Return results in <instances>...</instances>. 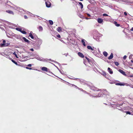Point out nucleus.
Masks as SVG:
<instances>
[{
	"mask_svg": "<svg viewBox=\"0 0 133 133\" xmlns=\"http://www.w3.org/2000/svg\"><path fill=\"white\" fill-rule=\"evenodd\" d=\"M80 81L82 84H83L85 86L88 87L90 89L94 91H101V89H98L97 88H96L95 87L91 85H90V84H88L84 83V81L83 80H81Z\"/></svg>",
	"mask_w": 133,
	"mask_h": 133,
	"instance_id": "1",
	"label": "nucleus"
},
{
	"mask_svg": "<svg viewBox=\"0 0 133 133\" xmlns=\"http://www.w3.org/2000/svg\"><path fill=\"white\" fill-rule=\"evenodd\" d=\"M107 95H109V93L106 90H102L101 92L99 93L98 95L92 96L94 97H102L104 96L103 95L106 96Z\"/></svg>",
	"mask_w": 133,
	"mask_h": 133,
	"instance_id": "2",
	"label": "nucleus"
},
{
	"mask_svg": "<svg viewBox=\"0 0 133 133\" xmlns=\"http://www.w3.org/2000/svg\"><path fill=\"white\" fill-rule=\"evenodd\" d=\"M45 4L46 7L49 8L51 6V4L50 2L47 1L45 2Z\"/></svg>",
	"mask_w": 133,
	"mask_h": 133,
	"instance_id": "3",
	"label": "nucleus"
},
{
	"mask_svg": "<svg viewBox=\"0 0 133 133\" xmlns=\"http://www.w3.org/2000/svg\"><path fill=\"white\" fill-rule=\"evenodd\" d=\"M118 71L121 74H122L123 75L125 76H126V74L125 72L124 71H123V70L119 69L118 70Z\"/></svg>",
	"mask_w": 133,
	"mask_h": 133,
	"instance_id": "4",
	"label": "nucleus"
},
{
	"mask_svg": "<svg viewBox=\"0 0 133 133\" xmlns=\"http://www.w3.org/2000/svg\"><path fill=\"white\" fill-rule=\"evenodd\" d=\"M97 21L99 23H102L103 22V19L101 18H98L97 19Z\"/></svg>",
	"mask_w": 133,
	"mask_h": 133,
	"instance_id": "5",
	"label": "nucleus"
},
{
	"mask_svg": "<svg viewBox=\"0 0 133 133\" xmlns=\"http://www.w3.org/2000/svg\"><path fill=\"white\" fill-rule=\"evenodd\" d=\"M78 55L82 58H84V55L81 52H78Z\"/></svg>",
	"mask_w": 133,
	"mask_h": 133,
	"instance_id": "6",
	"label": "nucleus"
},
{
	"mask_svg": "<svg viewBox=\"0 0 133 133\" xmlns=\"http://www.w3.org/2000/svg\"><path fill=\"white\" fill-rule=\"evenodd\" d=\"M22 39L25 42L29 43H30V41H29L28 39H26V38L24 37H23L22 38Z\"/></svg>",
	"mask_w": 133,
	"mask_h": 133,
	"instance_id": "7",
	"label": "nucleus"
},
{
	"mask_svg": "<svg viewBox=\"0 0 133 133\" xmlns=\"http://www.w3.org/2000/svg\"><path fill=\"white\" fill-rule=\"evenodd\" d=\"M108 71L109 72L110 74H112L113 73V71L110 68H108Z\"/></svg>",
	"mask_w": 133,
	"mask_h": 133,
	"instance_id": "8",
	"label": "nucleus"
},
{
	"mask_svg": "<svg viewBox=\"0 0 133 133\" xmlns=\"http://www.w3.org/2000/svg\"><path fill=\"white\" fill-rule=\"evenodd\" d=\"M115 85H119L120 86H123L125 85V84L124 83H116Z\"/></svg>",
	"mask_w": 133,
	"mask_h": 133,
	"instance_id": "9",
	"label": "nucleus"
},
{
	"mask_svg": "<svg viewBox=\"0 0 133 133\" xmlns=\"http://www.w3.org/2000/svg\"><path fill=\"white\" fill-rule=\"evenodd\" d=\"M43 71H48V68L45 67H42L41 69Z\"/></svg>",
	"mask_w": 133,
	"mask_h": 133,
	"instance_id": "10",
	"label": "nucleus"
},
{
	"mask_svg": "<svg viewBox=\"0 0 133 133\" xmlns=\"http://www.w3.org/2000/svg\"><path fill=\"white\" fill-rule=\"evenodd\" d=\"M94 47H93V48H92L91 47V46H87V48L89 50H91L92 51H93L94 50Z\"/></svg>",
	"mask_w": 133,
	"mask_h": 133,
	"instance_id": "11",
	"label": "nucleus"
},
{
	"mask_svg": "<svg viewBox=\"0 0 133 133\" xmlns=\"http://www.w3.org/2000/svg\"><path fill=\"white\" fill-rule=\"evenodd\" d=\"M85 41H86L84 39H82L81 40V42H82V43L83 45L84 46H86V44H85Z\"/></svg>",
	"mask_w": 133,
	"mask_h": 133,
	"instance_id": "12",
	"label": "nucleus"
},
{
	"mask_svg": "<svg viewBox=\"0 0 133 133\" xmlns=\"http://www.w3.org/2000/svg\"><path fill=\"white\" fill-rule=\"evenodd\" d=\"M6 41L5 40H4L3 41V43L1 44H0V46L1 47H3V46L5 43Z\"/></svg>",
	"mask_w": 133,
	"mask_h": 133,
	"instance_id": "13",
	"label": "nucleus"
},
{
	"mask_svg": "<svg viewBox=\"0 0 133 133\" xmlns=\"http://www.w3.org/2000/svg\"><path fill=\"white\" fill-rule=\"evenodd\" d=\"M113 57V54L112 53H111V54L110 56L108 57V59H112Z\"/></svg>",
	"mask_w": 133,
	"mask_h": 133,
	"instance_id": "14",
	"label": "nucleus"
},
{
	"mask_svg": "<svg viewBox=\"0 0 133 133\" xmlns=\"http://www.w3.org/2000/svg\"><path fill=\"white\" fill-rule=\"evenodd\" d=\"M57 30L59 32L62 31V28L60 27H58L57 29Z\"/></svg>",
	"mask_w": 133,
	"mask_h": 133,
	"instance_id": "15",
	"label": "nucleus"
},
{
	"mask_svg": "<svg viewBox=\"0 0 133 133\" xmlns=\"http://www.w3.org/2000/svg\"><path fill=\"white\" fill-rule=\"evenodd\" d=\"M29 36L32 39H34V37L33 36L31 32H30L29 33Z\"/></svg>",
	"mask_w": 133,
	"mask_h": 133,
	"instance_id": "16",
	"label": "nucleus"
},
{
	"mask_svg": "<svg viewBox=\"0 0 133 133\" xmlns=\"http://www.w3.org/2000/svg\"><path fill=\"white\" fill-rule=\"evenodd\" d=\"M6 12L9 14H14L13 12L12 11L10 10H7L6 11Z\"/></svg>",
	"mask_w": 133,
	"mask_h": 133,
	"instance_id": "17",
	"label": "nucleus"
},
{
	"mask_svg": "<svg viewBox=\"0 0 133 133\" xmlns=\"http://www.w3.org/2000/svg\"><path fill=\"white\" fill-rule=\"evenodd\" d=\"M42 40L40 39H39L38 40V44L39 45H41L42 44Z\"/></svg>",
	"mask_w": 133,
	"mask_h": 133,
	"instance_id": "18",
	"label": "nucleus"
},
{
	"mask_svg": "<svg viewBox=\"0 0 133 133\" xmlns=\"http://www.w3.org/2000/svg\"><path fill=\"white\" fill-rule=\"evenodd\" d=\"M103 54L104 56L105 57L107 56L108 55V53L106 51H104L103 52Z\"/></svg>",
	"mask_w": 133,
	"mask_h": 133,
	"instance_id": "19",
	"label": "nucleus"
},
{
	"mask_svg": "<svg viewBox=\"0 0 133 133\" xmlns=\"http://www.w3.org/2000/svg\"><path fill=\"white\" fill-rule=\"evenodd\" d=\"M43 28L41 26H39L38 27V29L39 31H41L43 30Z\"/></svg>",
	"mask_w": 133,
	"mask_h": 133,
	"instance_id": "20",
	"label": "nucleus"
},
{
	"mask_svg": "<svg viewBox=\"0 0 133 133\" xmlns=\"http://www.w3.org/2000/svg\"><path fill=\"white\" fill-rule=\"evenodd\" d=\"M100 74L102 75H103L104 76H105L106 75V74L105 72V71H103L102 73H100Z\"/></svg>",
	"mask_w": 133,
	"mask_h": 133,
	"instance_id": "21",
	"label": "nucleus"
},
{
	"mask_svg": "<svg viewBox=\"0 0 133 133\" xmlns=\"http://www.w3.org/2000/svg\"><path fill=\"white\" fill-rule=\"evenodd\" d=\"M10 44V43L9 42H7L6 43H5L4 46H3V47L5 46H6L8 45H9Z\"/></svg>",
	"mask_w": 133,
	"mask_h": 133,
	"instance_id": "22",
	"label": "nucleus"
},
{
	"mask_svg": "<svg viewBox=\"0 0 133 133\" xmlns=\"http://www.w3.org/2000/svg\"><path fill=\"white\" fill-rule=\"evenodd\" d=\"M114 24H115V25L117 27H118L120 26V24H117V22L116 21H115L114 22Z\"/></svg>",
	"mask_w": 133,
	"mask_h": 133,
	"instance_id": "23",
	"label": "nucleus"
},
{
	"mask_svg": "<svg viewBox=\"0 0 133 133\" xmlns=\"http://www.w3.org/2000/svg\"><path fill=\"white\" fill-rule=\"evenodd\" d=\"M78 16L79 17L82 18H84V16L82 15L81 14H79L78 15Z\"/></svg>",
	"mask_w": 133,
	"mask_h": 133,
	"instance_id": "24",
	"label": "nucleus"
},
{
	"mask_svg": "<svg viewBox=\"0 0 133 133\" xmlns=\"http://www.w3.org/2000/svg\"><path fill=\"white\" fill-rule=\"evenodd\" d=\"M122 103H120L119 104H116V105H115L117 107H119L121 106H122Z\"/></svg>",
	"mask_w": 133,
	"mask_h": 133,
	"instance_id": "25",
	"label": "nucleus"
},
{
	"mask_svg": "<svg viewBox=\"0 0 133 133\" xmlns=\"http://www.w3.org/2000/svg\"><path fill=\"white\" fill-rule=\"evenodd\" d=\"M49 60L50 61L52 62H55V63H58L59 65L60 64L59 63H58L56 61H55L54 60H52V59H49Z\"/></svg>",
	"mask_w": 133,
	"mask_h": 133,
	"instance_id": "26",
	"label": "nucleus"
},
{
	"mask_svg": "<svg viewBox=\"0 0 133 133\" xmlns=\"http://www.w3.org/2000/svg\"><path fill=\"white\" fill-rule=\"evenodd\" d=\"M79 4L81 5V9H82L83 8V5L82 4V3L81 2H79L78 3Z\"/></svg>",
	"mask_w": 133,
	"mask_h": 133,
	"instance_id": "27",
	"label": "nucleus"
},
{
	"mask_svg": "<svg viewBox=\"0 0 133 133\" xmlns=\"http://www.w3.org/2000/svg\"><path fill=\"white\" fill-rule=\"evenodd\" d=\"M17 10L18 11L21 12H22V10H23L21 8V9H20L19 7L17 8Z\"/></svg>",
	"mask_w": 133,
	"mask_h": 133,
	"instance_id": "28",
	"label": "nucleus"
},
{
	"mask_svg": "<svg viewBox=\"0 0 133 133\" xmlns=\"http://www.w3.org/2000/svg\"><path fill=\"white\" fill-rule=\"evenodd\" d=\"M50 24L51 25H52L53 24V22L51 20H49V21Z\"/></svg>",
	"mask_w": 133,
	"mask_h": 133,
	"instance_id": "29",
	"label": "nucleus"
},
{
	"mask_svg": "<svg viewBox=\"0 0 133 133\" xmlns=\"http://www.w3.org/2000/svg\"><path fill=\"white\" fill-rule=\"evenodd\" d=\"M20 32H21L22 33L24 34H26V33L25 31L24 30H22V29H21V30L20 31Z\"/></svg>",
	"mask_w": 133,
	"mask_h": 133,
	"instance_id": "30",
	"label": "nucleus"
},
{
	"mask_svg": "<svg viewBox=\"0 0 133 133\" xmlns=\"http://www.w3.org/2000/svg\"><path fill=\"white\" fill-rule=\"evenodd\" d=\"M11 61L13 63H14L16 65H18V64L15 61L13 60L12 59Z\"/></svg>",
	"mask_w": 133,
	"mask_h": 133,
	"instance_id": "31",
	"label": "nucleus"
},
{
	"mask_svg": "<svg viewBox=\"0 0 133 133\" xmlns=\"http://www.w3.org/2000/svg\"><path fill=\"white\" fill-rule=\"evenodd\" d=\"M125 113H126L127 114H128L129 115H133V114H131V112L129 111H125Z\"/></svg>",
	"mask_w": 133,
	"mask_h": 133,
	"instance_id": "32",
	"label": "nucleus"
},
{
	"mask_svg": "<svg viewBox=\"0 0 133 133\" xmlns=\"http://www.w3.org/2000/svg\"><path fill=\"white\" fill-rule=\"evenodd\" d=\"M35 58L37 60L40 61H42V59L40 57H36Z\"/></svg>",
	"mask_w": 133,
	"mask_h": 133,
	"instance_id": "33",
	"label": "nucleus"
},
{
	"mask_svg": "<svg viewBox=\"0 0 133 133\" xmlns=\"http://www.w3.org/2000/svg\"><path fill=\"white\" fill-rule=\"evenodd\" d=\"M114 63H115V65L116 66H117L119 65V64L118 62H114Z\"/></svg>",
	"mask_w": 133,
	"mask_h": 133,
	"instance_id": "34",
	"label": "nucleus"
},
{
	"mask_svg": "<svg viewBox=\"0 0 133 133\" xmlns=\"http://www.w3.org/2000/svg\"><path fill=\"white\" fill-rule=\"evenodd\" d=\"M115 82L114 81H110L109 82V83L111 84H112L115 83Z\"/></svg>",
	"mask_w": 133,
	"mask_h": 133,
	"instance_id": "35",
	"label": "nucleus"
},
{
	"mask_svg": "<svg viewBox=\"0 0 133 133\" xmlns=\"http://www.w3.org/2000/svg\"><path fill=\"white\" fill-rule=\"evenodd\" d=\"M107 79H109V77L108 76V75H106L105 76H104Z\"/></svg>",
	"mask_w": 133,
	"mask_h": 133,
	"instance_id": "36",
	"label": "nucleus"
},
{
	"mask_svg": "<svg viewBox=\"0 0 133 133\" xmlns=\"http://www.w3.org/2000/svg\"><path fill=\"white\" fill-rule=\"evenodd\" d=\"M21 28H16V30L18 31H19L20 32L21 31Z\"/></svg>",
	"mask_w": 133,
	"mask_h": 133,
	"instance_id": "37",
	"label": "nucleus"
},
{
	"mask_svg": "<svg viewBox=\"0 0 133 133\" xmlns=\"http://www.w3.org/2000/svg\"><path fill=\"white\" fill-rule=\"evenodd\" d=\"M13 54L14 55H15V56L17 58H18V57H17V54H16V52H14L13 53Z\"/></svg>",
	"mask_w": 133,
	"mask_h": 133,
	"instance_id": "38",
	"label": "nucleus"
},
{
	"mask_svg": "<svg viewBox=\"0 0 133 133\" xmlns=\"http://www.w3.org/2000/svg\"><path fill=\"white\" fill-rule=\"evenodd\" d=\"M120 1L122 2H124L125 3H127V0H120Z\"/></svg>",
	"mask_w": 133,
	"mask_h": 133,
	"instance_id": "39",
	"label": "nucleus"
},
{
	"mask_svg": "<svg viewBox=\"0 0 133 133\" xmlns=\"http://www.w3.org/2000/svg\"><path fill=\"white\" fill-rule=\"evenodd\" d=\"M103 15L104 16H108V15L106 14H103Z\"/></svg>",
	"mask_w": 133,
	"mask_h": 133,
	"instance_id": "40",
	"label": "nucleus"
},
{
	"mask_svg": "<svg viewBox=\"0 0 133 133\" xmlns=\"http://www.w3.org/2000/svg\"><path fill=\"white\" fill-rule=\"evenodd\" d=\"M59 71L61 74H64L63 72V71H62L60 70H59Z\"/></svg>",
	"mask_w": 133,
	"mask_h": 133,
	"instance_id": "41",
	"label": "nucleus"
},
{
	"mask_svg": "<svg viewBox=\"0 0 133 133\" xmlns=\"http://www.w3.org/2000/svg\"><path fill=\"white\" fill-rule=\"evenodd\" d=\"M26 69H29V70H31L32 69V68H29V67H26Z\"/></svg>",
	"mask_w": 133,
	"mask_h": 133,
	"instance_id": "42",
	"label": "nucleus"
},
{
	"mask_svg": "<svg viewBox=\"0 0 133 133\" xmlns=\"http://www.w3.org/2000/svg\"><path fill=\"white\" fill-rule=\"evenodd\" d=\"M127 58V56H126V55H125L124 56V57H123V59H125L126 58Z\"/></svg>",
	"mask_w": 133,
	"mask_h": 133,
	"instance_id": "43",
	"label": "nucleus"
},
{
	"mask_svg": "<svg viewBox=\"0 0 133 133\" xmlns=\"http://www.w3.org/2000/svg\"><path fill=\"white\" fill-rule=\"evenodd\" d=\"M132 55H130L129 56V58L130 59H131L132 58Z\"/></svg>",
	"mask_w": 133,
	"mask_h": 133,
	"instance_id": "44",
	"label": "nucleus"
},
{
	"mask_svg": "<svg viewBox=\"0 0 133 133\" xmlns=\"http://www.w3.org/2000/svg\"><path fill=\"white\" fill-rule=\"evenodd\" d=\"M78 89H79V90H81V91H84V90H83V89H82L80 88H78Z\"/></svg>",
	"mask_w": 133,
	"mask_h": 133,
	"instance_id": "45",
	"label": "nucleus"
},
{
	"mask_svg": "<svg viewBox=\"0 0 133 133\" xmlns=\"http://www.w3.org/2000/svg\"><path fill=\"white\" fill-rule=\"evenodd\" d=\"M27 66L29 67H30L31 66V64H29L27 65Z\"/></svg>",
	"mask_w": 133,
	"mask_h": 133,
	"instance_id": "46",
	"label": "nucleus"
},
{
	"mask_svg": "<svg viewBox=\"0 0 133 133\" xmlns=\"http://www.w3.org/2000/svg\"><path fill=\"white\" fill-rule=\"evenodd\" d=\"M83 92L85 93H86V94H89V93H88L87 92H86V91H85L84 90Z\"/></svg>",
	"mask_w": 133,
	"mask_h": 133,
	"instance_id": "47",
	"label": "nucleus"
},
{
	"mask_svg": "<svg viewBox=\"0 0 133 133\" xmlns=\"http://www.w3.org/2000/svg\"><path fill=\"white\" fill-rule=\"evenodd\" d=\"M57 37L60 38L61 37L60 35H57Z\"/></svg>",
	"mask_w": 133,
	"mask_h": 133,
	"instance_id": "48",
	"label": "nucleus"
},
{
	"mask_svg": "<svg viewBox=\"0 0 133 133\" xmlns=\"http://www.w3.org/2000/svg\"><path fill=\"white\" fill-rule=\"evenodd\" d=\"M124 14L125 16H127V13L125 12H124Z\"/></svg>",
	"mask_w": 133,
	"mask_h": 133,
	"instance_id": "49",
	"label": "nucleus"
},
{
	"mask_svg": "<svg viewBox=\"0 0 133 133\" xmlns=\"http://www.w3.org/2000/svg\"><path fill=\"white\" fill-rule=\"evenodd\" d=\"M24 18L25 19H27L28 18L26 16V15H25L24 16Z\"/></svg>",
	"mask_w": 133,
	"mask_h": 133,
	"instance_id": "50",
	"label": "nucleus"
},
{
	"mask_svg": "<svg viewBox=\"0 0 133 133\" xmlns=\"http://www.w3.org/2000/svg\"><path fill=\"white\" fill-rule=\"evenodd\" d=\"M75 87L77 89H78V88H79L78 87H77L76 85H75Z\"/></svg>",
	"mask_w": 133,
	"mask_h": 133,
	"instance_id": "51",
	"label": "nucleus"
},
{
	"mask_svg": "<svg viewBox=\"0 0 133 133\" xmlns=\"http://www.w3.org/2000/svg\"><path fill=\"white\" fill-rule=\"evenodd\" d=\"M30 50L31 51H34V49L33 48L30 49Z\"/></svg>",
	"mask_w": 133,
	"mask_h": 133,
	"instance_id": "52",
	"label": "nucleus"
},
{
	"mask_svg": "<svg viewBox=\"0 0 133 133\" xmlns=\"http://www.w3.org/2000/svg\"><path fill=\"white\" fill-rule=\"evenodd\" d=\"M87 14V15L89 16V17H90L91 16V15L90 14Z\"/></svg>",
	"mask_w": 133,
	"mask_h": 133,
	"instance_id": "53",
	"label": "nucleus"
},
{
	"mask_svg": "<svg viewBox=\"0 0 133 133\" xmlns=\"http://www.w3.org/2000/svg\"><path fill=\"white\" fill-rule=\"evenodd\" d=\"M85 18L87 19H89L90 18H88L87 17H85Z\"/></svg>",
	"mask_w": 133,
	"mask_h": 133,
	"instance_id": "54",
	"label": "nucleus"
},
{
	"mask_svg": "<svg viewBox=\"0 0 133 133\" xmlns=\"http://www.w3.org/2000/svg\"><path fill=\"white\" fill-rule=\"evenodd\" d=\"M84 64L85 65H86V62L84 61Z\"/></svg>",
	"mask_w": 133,
	"mask_h": 133,
	"instance_id": "55",
	"label": "nucleus"
},
{
	"mask_svg": "<svg viewBox=\"0 0 133 133\" xmlns=\"http://www.w3.org/2000/svg\"><path fill=\"white\" fill-rule=\"evenodd\" d=\"M85 58L87 59L88 60L89 59V58H88L86 56L85 57Z\"/></svg>",
	"mask_w": 133,
	"mask_h": 133,
	"instance_id": "56",
	"label": "nucleus"
},
{
	"mask_svg": "<svg viewBox=\"0 0 133 133\" xmlns=\"http://www.w3.org/2000/svg\"><path fill=\"white\" fill-rule=\"evenodd\" d=\"M55 67H56V68L59 71L60 70L58 68V67H57L56 66H55Z\"/></svg>",
	"mask_w": 133,
	"mask_h": 133,
	"instance_id": "57",
	"label": "nucleus"
},
{
	"mask_svg": "<svg viewBox=\"0 0 133 133\" xmlns=\"http://www.w3.org/2000/svg\"><path fill=\"white\" fill-rule=\"evenodd\" d=\"M131 31H133V27L131 28Z\"/></svg>",
	"mask_w": 133,
	"mask_h": 133,
	"instance_id": "58",
	"label": "nucleus"
},
{
	"mask_svg": "<svg viewBox=\"0 0 133 133\" xmlns=\"http://www.w3.org/2000/svg\"><path fill=\"white\" fill-rule=\"evenodd\" d=\"M74 79V80H77V79H78V78H74V79Z\"/></svg>",
	"mask_w": 133,
	"mask_h": 133,
	"instance_id": "59",
	"label": "nucleus"
},
{
	"mask_svg": "<svg viewBox=\"0 0 133 133\" xmlns=\"http://www.w3.org/2000/svg\"><path fill=\"white\" fill-rule=\"evenodd\" d=\"M88 62L89 63V62H90V59H89L88 60H87Z\"/></svg>",
	"mask_w": 133,
	"mask_h": 133,
	"instance_id": "60",
	"label": "nucleus"
},
{
	"mask_svg": "<svg viewBox=\"0 0 133 133\" xmlns=\"http://www.w3.org/2000/svg\"><path fill=\"white\" fill-rule=\"evenodd\" d=\"M50 63L52 64H53L55 66H56L55 65V64H54L53 63H51V62H50Z\"/></svg>",
	"mask_w": 133,
	"mask_h": 133,
	"instance_id": "61",
	"label": "nucleus"
},
{
	"mask_svg": "<svg viewBox=\"0 0 133 133\" xmlns=\"http://www.w3.org/2000/svg\"><path fill=\"white\" fill-rule=\"evenodd\" d=\"M72 86H74V87L75 85L74 84H72Z\"/></svg>",
	"mask_w": 133,
	"mask_h": 133,
	"instance_id": "62",
	"label": "nucleus"
},
{
	"mask_svg": "<svg viewBox=\"0 0 133 133\" xmlns=\"http://www.w3.org/2000/svg\"><path fill=\"white\" fill-rule=\"evenodd\" d=\"M129 77H133V75H130Z\"/></svg>",
	"mask_w": 133,
	"mask_h": 133,
	"instance_id": "63",
	"label": "nucleus"
},
{
	"mask_svg": "<svg viewBox=\"0 0 133 133\" xmlns=\"http://www.w3.org/2000/svg\"><path fill=\"white\" fill-rule=\"evenodd\" d=\"M131 62L133 63V60H131Z\"/></svg>",
	"mask_w": 133,
	"mask_h": 133,
	"instance_id": "64",
	"label": "nucleus"
}]
</instances>
